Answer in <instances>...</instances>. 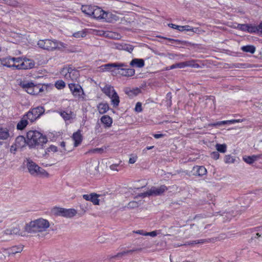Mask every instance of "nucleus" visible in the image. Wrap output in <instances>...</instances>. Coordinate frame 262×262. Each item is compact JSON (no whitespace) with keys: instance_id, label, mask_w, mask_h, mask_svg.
I'll use <instances>...</instances> for the list:
<instances>
[{"instance_id":"f257e3e1","label":"nucleus","mask_w":262,"mask_h":262,"mask_svg":"<svg viewBox=\"0 0 262 262\" xmlns=\"http://www.w3.org/2000/svg\"><path fill=\"white\" fill-rule=\"evenodd\" d=\"M2 66L12 70H28L33 68L35 66L34 61L25 57H12L10 56L4 57Z\"/></svg>"},{"instance_id":"f03ea898","label":"nucleus","mask_w":262,"mask_h":262,"mask_svg":"<svg viewBox=\"0 0 262 262\" xmlns=\"http://www.w3.org/2000/svg\"><path fill=\"white\" fill-rule=\"evenodd\" d=\"M50 227L49 222L43 218H39L30 222L25 226V231L28 233H34L44 232Z\"/></svg>"},{"instance_id":"7ed1b4c3","label":"nucleus","mask_w":262,"mask_h":262,"mask_svg":"<svg viewBox=\"0 0 262 262\" xmlns=\"http://www.w3.org/2000/svg\"><path fill=\"white\" fill-rule=\"evenodd\" d=\"M27 144L30 147H42L47 141V138L40 132L30 130L27 134Z\"/></svg>"},{"instance_id":"20e7f679","label":"nucleus","mask_w":262,"mask_h":262,"mask_svg":"<svg viewBox=\"0 0 262 262\" xmlns=\"http://www.w3.org/2000/svg\"><path fill=\"white\" fill-rule=\"evenodd\" d=\"M19 85L27 93L31 95H38L42 89L40 88V84H35L32 81L24 80L19 83Z\"/></svg>"},{"instance_id":"39448f33","label":"nucleus","mask_w":262,"mask_h":262,"mask_svg":"<svg viewBox=\"0 0 262 262\" xmlns=\"http://www.w3.org/2000/svg\"><path fill=\"white\" fill-rule=\"evenodd\" d=\"M37 45L39 48L47 50H53L63 47V43L50 39L39 40Z\"/></svg>"},{"instance_id":"423d86ee","label":"nucleus","mask_w":262,"mask_h":262,"mask_svg":"<svg viewBox=\"0 0 262 262\" xmlns=\"http://www.w3.org/2000/svg\"><path fill=\"white\" fill-rule=\"evenodd\" d=\"M102 91L111 99V102L114 106L116 107L119 105V97L113 86L111 85H106L102 88Z\"/></svg>"},{"instance_id":"0eeeda50","label":"nucleus","mask_w":262,"mask_h":262,"mask_svg":"<svg viewBox=\"0 0 262 262\" xmlns=\"http://www.w3.org/2000/svg\"><path fill=\"white\" fill-rule=\"evenodd\" d=\"M69 88L72 95L79 100H85V94L81 86L77 82H68Z\"/></svg>"},{"instance_id":"6e6552de","label":"nucleus","mask_w":262,"mask_h":262,"mask_svg":"<svg viewBox=\"0 0 262 262\" xmlns=\"http://www.w3.org/2000/svg\"><path fill=\"white\" fill-rule=\"evenodd\" d=\"M167 190V188L165 185H162L159 187H152L146 192L139 194V196L140 197L145 198L149 196L159 195L162 194Z\"/></svg>"},{"instance_id":"1a4fd4ad","label":"nucleus","mask_w":262,"mask_h":262,"mask_svg":"<svg viewBox=\"0 0 262 262\" xmlns=\"http://www.w3.org/2000/svg\"><path fill=\"white\" fill-rule=\"evenodd\" d=\"M45 110L43 107L38 106L29 111L25 115L28 119L29 121L32 122L39 118L40 116L43 114Z\"/></svg>"},{"instance_id":"9d476101","label":"nucleus","mask_w":262,"mask_h":262,"mask_svg":"<svg viewBox=\"0 0 262 262\" xmlns=\"http://www.w3.org/2000/svg\"><path fill=\"white\" fill-rule=\"evenodd\" d=\"M27 143V141L25 138L23 136H19L16 138L14 142L11 146L10 151L11 153L14 154L16 151L24 147Z\"/></svg>"},{"instance_id":"9b49d317","label":"nucleus","mask_w":262,"mask_h":262,"mask_svg":"<svg viewBox=\"0 0 262 262\" xmlns=\"http://www.w3.org/2000/svg\"><path fill=\"white\" fill-rule=\"evenodd\" d=\"M127 65L125 63L122 62H114L105 64L101 66V70L104 71L113 72L112 68H116L121 70V68L126 67Z\"/></svg>"},{"instance_id":"f8f14e48","label":"nucleus","mask_w":262,"mask_h":262,"mask_svg":"<svg viewBox=\"0 0 262 262\" xmlns=\"http://www.w3.org/2000/svg\"><path fill=\"white\" fill-rule=\"evenodd\" d=\"M24 249V246L22 245H16L10 247L4 250L6 253L8 254L9 256H14L17 253H19L22 252Z\"/></svg>"},{"instance_id":"ddd939ff","label":"nucleus","mask_w":262,"mask_h":262,"mask_svg":"<svg viewBox=\"0 0 262 262\" xmlns=\"http://www.w3.org/2000/svg\"><path fill=\"white\" fill-rule=\"evenodd\" d=\"M27 167L29 172L32 176L37 175V170L39 169V166L31 160H28Z\"/></svg>"},{"instance_id":"4468645a","label":"nucleus","mask_w":262,"mask_h":262,"mask_svg":"<svg viewBox=\"0 0 262 262\" xmlns=\"http://www.w3.org/2000/svg\"><path fill=\"white\" fill-rule=\"evenodd\" d=\"M105 11L100 8L94 6L92 15L94 18L98 19H104Z\"/></svg>"},{"instance_id":"2eb2a0df","label":"nucleus","mask_w":262,"mask_h":262,"mask_svg":"<svg viewBox=\"0 0 262 262\" xmlns=\"http://www.w3.org/2000/svg\"><path fill=\"white\" fill-rule=\"evenodd\" d=\"M193 61H188L185 62H182L176 64H174L171 65L169 67V69H173L175 68H184L186 67H198V65L197 64H193Z\"/></svg>"},{"instance_id":"dca6fc26","label":"nucleus","mask_w":262,"mask_h":262,"mask_svg":"<svg viewBox=\"0 0 262 262\" xmlns=\"http://www.w3.org/2000/svg\"><path fill=\"white\" fill-rule=\"evenodd\" d=\"M192 174L195 176H203L206 174L207 169L203 166L196 165L191 171Z\"/></svg>"},{"instance_id":"f3484780","label":"nucleus","mask_w":262,"mask_h":262,"mask_svg":"<svg viewBox=\"0 0 262 262\" xmlns=\"http://www.w3.org/2000/svg\"><path fill=\"white\" fill-rule=\"evenodd\" d=\"M4 234L6 235H18L24 236V234L23 232H21L18 226H15L8 228L4 231Z\"/></svg>"},{"instance_id":"a211bd4d","label":"nucleus","mask_w":262,"mask_h":262,"mask_svg":"<svg viewBox=\"0 0 262 262\" xmlns=\"http://www.w3.org/2000/svg\"><path fill=\"white\" fill-rule=\"evenodd\" d=\"M68 72L69 74V77L71 78L72 82H77V80L78 78L79 74L78 71L72 69V67H69L68 69Z\"/></svg>"},{"instance_id":"6ab92c4d","label":"nucleus","mask_w":262,"mask_h":262,"mask_svg":"<svg viewBox=\"0 0 262 262\" xmlns=\"http://www.w3.org/2000/svg\"><path fill=\"white\" fill-rule=\"evenodd\" d=\"M51 213L56 216H66L65 209L59 207H54L51 209Z\"/></svg>"},{"instance_id":"aec40b11","label":"nucleus","mask_w":262,"mask_h":262,"mask_svg":"<svg viewBox=\"0 0 262 262\" xmlns=\"http://www.w3.org/2000/svg\"><path fill=\"white\" fill-rule=\"evenodd\" d=\"M104 20L106 22L113 23L118 20L119 17L111 12H105Z\"/></svg>"},{"instance_id":"412c9836","label":"nucleus","mask_w":262,"mask_h":262,"mask_svg":"<svg viewBox=\"0 0 262 262\" xmlns=\"http://www.w3.org/2000/svg\"><path fill=\"white\" fill-rule=\"evenodd\" d=\"M72 139L74 142V146L77 147L79 145L82 140V137L80 131L74 133L72 136Z\"/></svg>"},{"instance_id":"4be33fe9","label":"nucleus","mask_w":262,"mask_h":262,"mask_svg":"<svg viewBox=\"0 0 262 262\" xmlns=\"http://www.w3.org/2000/svg\"><path fill=\"white\" fill-rule=\"evenodd\" d=\"M28 119L24 115L20 120L18 122L16 128L18 130H23L28 124Z\"/></svg>"},{"instance_id":"5701e85b","label":"nucleus","mask_w":262,"mask_h":262,"mask_svg":"<svg viewBox=\"0 0 262 262\" xmlns=\"http://www.w3.org/2000/svg\"><path fill=\"white\" fill-rule=\"evenodd\" d=\"M247 32L250 33H255L260 35L259 25L256 26L255 25L248 24Z\"/></svg>"},{"instance_id":"b1692460","label":"nucleus","mask_w":262,"mask_h":262,"mask_svg":"<svg viewBox=\"0 0 262 262\" xmlns=\"http://www.w3.org/2000/svg\"><path fill=\"white\" fill-rule=\"evenodd\" d=\"M144 64V61L143 59L135 58L130 62V65L131 66L140 68L143 67Z\"/></svg>"},{"instance_id":"393cba45","label":"nucleus","mask_w":262,"mask_h":262,"mask_svg":"<svg viewBox=\"0 0 262 262\" xmlns=\"http://www.w3.org/2000/svg\"><path fill=\"white\" fill-rule=\"evenodd\" d=\"M101 122L106 127H110L113 123L112 119L108 115H104L101 118Z\"/></svg>"},{"instance_id":"a878e982","label":"nucleus","mask_w":262,"mask_h":262,"mask_svg":"<svg viewBox=\"0 0 262 262\" xmlns=\"http://www.w3.org/2000/svg\"><path fill=\"white\" fill-rule=\"evenodd\" d=\"M121 68V71L122 72L120 74L122 76H126V77H129V76H132L134 75L135 73V70L133 69H129V68Z\"/></svg>"},{"instance_id":"bb28decb","label":"nucleus","mask_w":262,"mask_h":262,"mask_svg":"<svg viewBox=\"0 0 262 262\" xmlns=\"http://www.w3.org/2000/svg\"><path fill=\"white\" fill-rule=\"evenodd\" d=\"M11 137L9 130L6 128H0V140H7Z\"/></svg>"},{"instance_id":"cd10ccee","label":"nucleus","mask_w":262,"mask_h":262,"mask_svg":"<svg viewBox=\"0 0 262 262\" xmlns=\"http://www.w3.org/2000/svg\"><path fill=\"white\" fill-rule=\"evenodd\" d=\"M260 158L259 155H252L251 156H244L243 160L247 163L251 164Z\"/></svg>"},{"instance_id":"c85d7f7f","label":"nucleus","mask_w":262,"mask_h":262,"mask_svg":"<svg viewBox=\"0 0 262 262\" xmlns=\"http://www.w3.org/2000/svg\"><path fill=\"white\" fill-rule=\"evenodd\" d=\"M107 147L103 146L100 148H96L90 149L88 151L89 154H102L106 152Z\"/></svg>"},{"instance_id":"c756f323","label":"nucleus","mask_w":262,"mask_h":262,"mask_svg":"<svg viewBox=\"0 0 262 262\" xmlns=\"http://www.w3.org/2000/svg\"><path fill=\"white\" fill-rule=\"evenodd\" d=\"M97 108L99 113L101 114L105 113L109 109L108 105L104 103L99 104Z\"/></svg>"},{"instance_id":"7c9ffc66","label":"nucleus","mask_w":262,"mask_h":262,"mask_svg":"<svg viewBox=\"0 0 262 262\" xmlns=\"http://www.w3.org/2000/svg\"><path fill=\"white\" fill-rule=\"evenodd\" d=\"M94 9V6L84 5L81 7V11L84 13L92 15L93 9Z\"/></svg>"},{"instance_id":"2f4dec72","label":"nucleus","mask_w":262,"mask_h":262,"mask_svg":"<svg viewBox=\"0 0 262 262\" xmlns=\"http://www.w3.org/2000/svg\"><path fill=\"white\" fill-rule=\"evenodd\" d=\"M97 167L98 166L97 164L95 163L89 164L88 166L87 167V168L90 174H94L97 172Z\"/></svg>"},{"instance_id":"473e14b6","label":"nucleus","mask_w":262,"mask_h":262,"mask_svg":"<svg viewBox=\"0 0 262 262\" xmlns=\"http://www.w3.org/2000/svg\"><path fill=\"white\" fill-rule=\"evenodd\" d=\"M241 49L244 52H249L252 54L254 53L255 51V48L253 46H243Z\"/></svg>"},{"instance_id":"72a5a7b5","label":"nucleus","mask_w":262,"mask_h":262,"mask_svg":"<svg viewBox=\"0 0 262 262\" xmlns=\"http://www.w3.org/2000/svg\"><path fill=\"white\" fill-rule=\"evenodd\" d=\"M191 31L193 33H198L199 31L198 28H193L188 25H185L182 26V31Z\"/></svg>"},{"instance_id":"f704fd0d","label":"nucleus","mask_w":262,"mask_h":262,"mask_svg":"<svg viewBox=\"0 0 262 262\" xmlns=\"http://www.w3.org/2000/svg\"><path fill=\"white\" fill-rule=\"evenodd\" d=\"M57 151V147L56 146L54 145H50L49 147L46 149L45 154H49L50 153H54Z\"/></svg>"},{"instance_id":"c9c22d12","label":"nucleus","mask_w":262,"mask_h":262,"mask_svg":"<svg viewBox=\"0 0 262 262\" xmlns=\"http://www.w3.org/2000/svg\"><path fill=\"white\" fill-rule=\"evenodd\" d=\"M40 176L43 178H48L49 177V173L45 169L41 168L39 167V169L37 170V175Z\"/></svg>"},{"instance_id":"e433bc0d","label":"nucleus","mask_w":262,"mask_h":262,"mask_svg":"<svg viewBox=\"0 0 262 262\" xmlns=\"http://www.w3.org/2000/svg\"><path fill=\"white\" fill-rule=\"evenodd\" d=\"M99 195L95 193H92V196L90 201L92 202L94 205L99 204V200L98 199Z\"/></svg>"},{"instance_id":"4c0bfd02","label":"nucleus","mask_w":262,"mask_h":262,"mask_svg":"<svg viewBox=\"0 0 262 262\" xmlns=\"http://www.w3.org/2000/svg\"><path fill=\"white\" fill-rule=\"evenodd\" d=\"M216 149L217 151L222 153H225L226 151L227 146L225 144H217L216 145Z\"/></svg>"},{"instance_id":"58836bf2","label":"nucleus","mask_w":262,"mask_h":262,"mask_svg":"<svg viewBox=\"0 0 262 262\" xmlns=\"http://www.w3.org/2000/svg\"><path fill=\"white\" fill-rule=\"evenodd\" d=\"M55 86L58 90L62 89L65 86V83L62 80H57L55 83Z\"/></svg>"},{"instance_id":"ea45409f","label":"nucleus","mask_w":262,"mask_h":262,"mask_svg":"<svg viewBox=\"0 0 262 262\" xmlns=\"http://www.w3.org/2000/svg\"><path fill=\"white\" fill-rule=\"evenodd\" d=\"M225 162L228 164L233 163L235 162V159L230 155H226L225 157Z\"/></svg>"},{"instance_id":"a19ab883","label":"nucleus","mask_w":262,"mask_h":262,"mask_svg":"<svg viewBox=\"0 0 262 262\" xmlns=\"http://www.w3.org/2000/svg\"><path fill=\"white\" fill-rule=\"evenodd\" d=\"M77 214V211L74 209H67V217H72Z\"/></svg>"},{"instance_id":"79ce46f5","label":"nucleus","mask_w":262,"mask_h":262,"mask_svg":"<svg viewBox=\"0 0 262 262\" xmlns=\"http://www.w3.org/2000/svg\"><path fill=\"white\" fill-rule=\"evenodd\" d=\"M40 88H42V90L41 92L44 91H48V90H50L53 88V85L50 83L49 84H44L42 85H40Z\"/></svg>"},{"instance_id":"37998d69","label":"nucleus","mask_w":262,"mask_h":262,"mask_svg":"<svg viewBox=\"0 0 262 262\" xmlns=\"http://www.w3.org/2000/svg\"><path fill=\"white\" fill-rule=\"evenodd\" d=\"M73 36L76 38L84 37L86 36V33L82 30L74 33Z\"/></svg>"},{"instance_id":"c03bdc74","label":"nucleus","mask_w":262,"mask_h":262,"mask_svg":"<svg viewBox=\"0 0 262 262\" xmlns=\"http://www.w3.org/2000/svg\"><path fill=\"white\" fill-rule=\"evenodd\" d=\"M140 93V90L138 88L133 89L127 92L128 94L130 96H136Z\"/></svg>"},{"instance_id":"a18cd8bd","label":"nucleus","mask_w":262,"mask_h":262,"mask_svg":"<svg viewBox=\"0 0 262 262\" xmlns=\"http://www.w3.org/2000/svg\"><path fill=\"white\" fill-rule=\"evenodd\" d=\"M133 49V47L132 45L123 43L122 50L126 51L129 53H131Z\"/></svg>"},{"instance_id":"49530a36","label":"nucleus","mask_w":262,"mask_h":262,"mask_svg":"<svg viewBox=\"0 0 262 262\" xmlns=\"http://www.w3.org/2000/svg\"><path fill=\"white\" fill-rule=\"evenodd\" d=\"M235 67L236 68H243V69H246V68H249L252 67V66L248 63H239L235 64Z\"/></svg>"},{"instance_id":"de8ad7c7","label":"nucleus","mask_w":262,"mask_h":262,"mask_svg":"<svg viewBox=\"0 0 262 262\" xmlns=\"http://www.w3.org/2000/svg\"><path fill=\"white\" fill-rule=\"evenodd\" d=\"M138 206H139L138 202H137L136 201H131L128 204L127 207L128 208L132 209V208H135L138 207Z\"/></svg>"},{"instance_id":"09e8293b","label":"nucleus","mask_w":262,"mask_h":262,"mask_svg":"<svg viewBox=\"0 0 262 262\" xmlns=\"http://www.w3.org/2000/svg\"><path fill=\"white\" fill-rule=\"evenodd\" d=\"M231 121H232V120L219 121V122L213 124V125L214 126H216V125L220 126L222 125H225V124H232Z\"/></svg>"},{"instance_id":"8fccbe9b","label":"nucleus","mask_w":262,"mask_h":262,"mask_svg":"<svg viewBox=\"0 0 262 262\" xmlns=\"http://www.w3.org/2000/svg\"><path fill=\"white\" fill-rule=\"evenodd\" d=\"M247 26L248 24H237V26L236 28L241 31L247 32Z\"/></svg>"},{"instance_id":"3c124183","label":"nucleus","mask_w":262,"mask_h":262,"mask_svg":"<svg viewBox=\"0 0 262 262\" xmlns=\"http://www.w3.org/2000/svg\"><path fill=\"white\" fill-rule=\"evenodd\" d=\"M205 242L204 239H201V240H196V241H193L191 242H187L186 243L185 245H192L194 244H199V243H204Z\"/></svg>"},{"instance_id":"603ef678","label":"nucleus","mask_w":262,"mask_h":262,"mask_svg":"<svg viewBox=\"0 0 262 262\" xmlns=\"http://www.w3.org/2000/svg\"><path fill=\"white\" fill-rule=\"evenodd\" d=\"M168 26L174 29H177L182 32V26H178L173 24H169Z\"/></svg>"},{"instance_id":"864d4df0","label":"nucleus","mask_w":262,"mask_h":262,"mask_svg":"<svg viewBox=\"0 0 262 262\" xmlns=\"http://www.w3.org/2000/svg\"><path fill=\"white\" fill-rule=\"evenodd\" d=\"M135 111L137 112H142V103L141 102H138L136 103V106L135 108Z\"/></svg>"},{"instance_id":"5fc2aeb1","label":"nucleus","mask_w":262,"mask_h":262,"mask_svg":"<svg viewBox=\"0 0 262 262\" xmlns=\"http://www.w3.org/2000/svg\"><path fill=\"white\" fill-rule=\"evenodd\" d=\"M75 117V114L74 113V112H72L71 111H70V113H68L67 112V120H70L72 119H73Z\"/></svg>"},{"instance_id":"6e6d98bb","label":"nucleus","mask_w":262,"mask_h":262,"mask_svg":"<svg viewBox=\"0 0 262 262\" xmlns=\"http://www.w3.org/2000/svg\"><path fill=\"white\" fill-rule=\"evenodd\" d=\"M211 156L213 159L217 160L219 159L220 155L218 151H213L211 154Z\"/></svg>"},{"instance_id":"4d7b16f0","label":"nucleus","mask_w":262,"mask_h":262,"mask_svg":"<svg viewBox=\"0 0 262 262\" xmlns=\"http://www.w3.org/2000/svg\"><path fill=\"white\" fill-rule=\"evenodd\" d=\"M123 46V43H122V44L116 43L114 45V48L116 49H118V50H122Z\"/></svg>"},{"instance_id":"13d9d810","label":"nucleus","mask_w":262,"mask_h":262,"mask_svg":"<svg viewBox=\"0 0 262 262\" xmlns=\"http://www.w3.org/2000/svg\"><path fill=\"white\" fill-rule=\"evenodd\" d=\"M160 232V231H153L149 232V236L155 237L158 235Z\"/></svg>"},{"instance_id":"bf43d9fd","label":"nucleus","mask_w":262,"mask_h":262,"mask_svg":"<svg viewBox=\"0 0 262 262\" xmlns=\"http://www.w3.org/2000/svg\"><path fill=\"white\" fill-rule=\"evenodd\" d=\"M92 196V193L90 194H83L82 195V198L86 200V201H90V199H91V198Z\"/></svg>"},{"instance_id":"052dcab7","label":"nucleus","mask_w":262,"mask_h":262,"mask_svg":"<svg viewBox=\"0 0 262 262\" xmlns=\"http://www.w3.org/2000/svg\"><path fill=\"white\" fill-rule=\"evenodd\" d=\"M118 166V164H112L110 166V169L112 170H116L118 171L119 169H117V167Z\"/></svg>"},{"instance_id":"680f3d73","label":"nucleus","mask_w":262,"mask_h":262,"mask_svg":"<svg viewBox=\"0 0 262 262\" xmlns=\"http://www.w3.org/2000/svg\"><path fill=\"white\" fill-rule=\"evenodd\" d=\"M244 119H233L232 120V124H234L235 123H239V122H242L244 121Z\"/></svg>"},{"instance_id":"e2e57ef3","label":"nucleus","mask_w":262,"mask_h":262,"mask_svg":"<svg viewBox=\"0 0 262 262\" xmlns=\"http://www.w3.org/2000/svg\"><path fill=\"white\" fill-rule=\"evenodd\" d=\"M137 160L136 157L130 158L129 160V163L130 164H134L136 162Z\"/></svg>"},{"instance_id":"0e129e2a","label":"nucleus","mask_w":262,"mask_h":262,"mask_svg":"<svg viewBox=\"0 0 262 262\" xmlns=\"http://www.w3.org/2000/svg\"><path fill=\"white\" fill-rule=\"evenodd\" d=\"M154 137L156 139L160 138L162 137H163V134H154Z\"/></svg>"},{"instance_id":"69168bd1","label":"nucleus","mask_w":262,"mask_h":262,"mask_svg":"<svg viewBox=\"0 0 262 262\" xmlns=\"http://www.w3.org/2000/svg\"><path fill=\"white\" fill-rule=\"evenodd\" d=\"M144 231L142 230H138L137 231H136V233H137V234H141V235H144Z\"/></svg>"},{"instance_id":"338daca9","label":"nucleus","mask_w":262,"mask_h":262,"mask_svg":"<svg viewBox=\"0 0 262 262\" xmlns=\"http://www.w3.org/2000/svg\"><path fill=\"white\" fill-rule=\"evenodd\" d=\"M259 29H260V35H262V21L259 24Z\"/></svg>"},{"instance_id":"774afa93","label":"nucleus","mask_w":262,"mask_h":262,"mask_svg":"<svg viewBox=\"0 0 262 262\" xmlns=\"http://www.w3.org/2000/svg\"><path fill=\"white\" fill-rule=\"evenodd\" d=\"M132 252V250H128V251H124L123 252H122L121 253H120V254H121L122 255H124V254H126L127 253H131Z\"/></svg>"}]
</instances>
